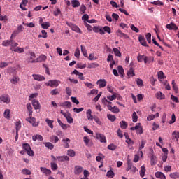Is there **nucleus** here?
Returning <instances> with one entry per match:
<instances>
[{"mask_svg":"<svg viewBox=\"0 0 179 179\" xmlns=\"http://www.w3.org/2000/svg\"><path fill=\"white\" fill-rule=\"evenodd\" d=\"M58 141H59V139L56 136H52L50 137V142H54V143H57V142H58Z\"/></svg>","mask_w":179,"mask_h":179,"instance_id":"obj_47","label":"nucleus"},{"mask_svg":"<svg viewBox=\"0 0 179 179\" xmlns=\"http://www.w3.org/2000/svg\"><path fill=\"white\" fill-rule=\"evenodd\" d=\"M20 128H22V122L20 121L16 122L15 123L16 132H19V131H20Z\"/></svg>","mask_w":179,"mask_h":179,"instance_id":"obj_35","label":"nucleus"},{"mask_svg":"<svg viewBox=\"0 0 179 179\" xmlns=\"http://www.w3.org/2000/svg\"><path fill=\"white\" fill-rule=\"evenodd\" d=\"M41 26L42 27V29H48V27H50V26H51V24H50V22H43L41 24Z\"/></svg>","mask_w":179,"mask_h":179,"instance_id":"obj_40","label":"nucleus"},{"mask_svg":"<svg viewBox=\"0 0 179 179\" xmlns=\"http://www.w3.org/2000/svg\"><path fill=\"white\" fill-rule=\"evenodd\" d=\"M117 34L121 38H129V36L127 34L123 33L121 30H117Z\"/></svg>","mask_w":179,"mask_h":179,"instance_id":"obj_18","label":"nucleus"},{"mask_svg":"<svg viewBox=\"0 0 179 179\" xmlns=\"http://www.w3.org/2000/svg\"><path fill=\"white\" fill-rule=\"evenodd\" d=\"M32 106L35 110H40L41 107L40 102L36 99L32 100Z\"/></svg>","mask_w":179,"mask_h":179,"instance_id":"obj_15","label":"nucleus"},{"mask_svg":"<svg viewBox=\"0 0 179 179\" xmlns=\"http://www.w3.org/2000/svg\"><path fill=\"white\" fill-rule=\"evenodd\" d=\"M139 155H141V157H143V152L142 151H139L138 154H136L134 155V163H138V162H139Z\"/></svg>","mask_w":179,"mask_h":179,"instance_id":"obj_22","label":"nucleus"},{"mask_svg":"<svg viewBox=\"0 0 179 179\" xmlns=\"http://www.w3.org/2000/svg\"><path fill=\"white\" fill-rule=\"evenodd\" d=\"M80 48H81V52L83 54L84 57L87 58L88 57V56H87V50H86V48L81 45H80Z\"/></svg>","mask_w":179,"mask_h":179,"instance_id":"obj_30","label":"nucleus"},{"mask_svg":"<svg viewBox=\"0 0 179 179\" xmlns=\"http://www.w3.org/2000/svg\"><path fill=\"white\" fill-rule=\"evenodd\" d=\"M10 43H12V40H7V41H4L3 43H2V45L3 47H8V45H9L10 44Z\"/></svg>","mask_w":179,"mask_h":179,"instance_id":"obj_60","label":"nucleus"},{"mask_svg":"<svg viewBox=\"0 0 179 179\" xmlns=\"http://www.w3.org/2000/svg\"><path fill=\"white\" fill-rule=\"evenodd\" d=\"M94 120L95 122H96V124H98V125H101V121L100 120V118H99V117L94 116Z\"/></svg>","mask_w":179,"mask_h":179,"instance_id":"obj_61","label":"nucleus"},{"mask_svg":"<svg viewBox=\"0 0 179 179\" xmlns=\"http://www.w3.org/2000/svg\"><path fill=\"white\" fill-rule=\"evenodd\" d=\"M67 155H68V156H70L71 157H74L75 151L73 150H68Z\"/></svg>","mask_w":179,"mask_h":179,"instance_id":"obj_53","label":"nucleus"},{"mask_svg":"<svg viewBox=\"0 0 179 179\" xmlns=\"http://www.w3.org/2000/svg\"><path fill=\"white\" fill-rule=\"evenodd\" d=\"M107 118L108 119L109 121H111L112 122H114V121L117 120V117H115V115H113L111 114H108Z\"/></svg>","mask_w":179,"mask_h":179,"instance_id":"obj_38","label":"nucleus"},{"mask_svg":"<svg viewBox=\"0 0 179 179\" xmlns=\"http://www.w3.org/2000/svg\"><path fill=\"white\" fill-rule=\"evenodd\" d=\"M4 118H6V120H9L10 118V110L6 109L4 111Z\"/></svg>","mask_w":179,"mask_h":179,"instance_id":"obj_31","label":"nucleus"},{"mask_svg":"<svg viewBox=\"0 0 179 179\" xmlns=\"http://www.w3.org/2000/svg\"><path fill=\"white\" fill-rule=\"evenodd\" d=\"M99 64L97 63H90L87 65V68L89 69H94V68H98Z\"/></svg>","mask_w":179,"mask_h":179,"instance_id":"obj_36","label":"nucleus"},{"mask_svg":"<svg viewBox=\"0 0 179 179\" xmlns=\"http://www.w3.org/2000/svg\"><path fill=\"white\" fill-rule=\"evenodd\" d=\"M158 78L159 79H164V73H163L162 71H159Z\"/></svg>","mask_w":179,"mask_h":179,"instance_id":"obj_64","label":"nucleus"},{"mask_svg":"<svg viewBox=\"0 0 179 179\" xmlns=\"http://www.w3.org/2000/svg\"><path fill=\"white\" fill-rule=\"evenodd\" d=\"M171 178L177 179L179 178V173L175 172L170 174Z\"/></svg>","mask_w":179,"mask_h":179,"instance_id":"obj_43","label":"nucleus"},{"mask_svg":"<svg viewBox=\"0 0 179 179\" xmlns=\"http://www.w3.org/2000/svg\"><path fill=\"white\" fill-rule=\"evenodd\" d=\"M74 56L76 58H79V57H80V50H79V48H76L75 53H74Z\"/></svg>","mask_w":179,"mask_h":179,"instance_id":"obj_59","label":"nucleus"},{"mask_svg":"<svg viewBox=\"0 0 179 179\" xmlns=\"http://www.w3.org/2000/svg\"><path fill=\"white\" fill-rule=\"evenodd\" d=\"M127 76H129V78L135 76V73H134V69H132V68L129 69V70L127 71Z\"/></svg>","mask_w":179,"mask_h":179,"instance_id":"obj_39","label":"nucleus"},{"mask_svg":"<svg viewBox=\"0 0 179 179\" xmlns=\"http://www.w3.org/2000/svg\"><path fill=\"white\" fill-rule=\"evenodd\" d=\"M113 52L115 55H116V57H121V52H120L118 48H113Z\"/></svg>","mask_w":179,"mask_h":179,"instance_id":"obj_50","label":"nucleus"},{"mask_svg":"<svg viewBox=\"0 0 179 179\" xmlns=\"http://www.w3.org/2000/svg\"><path fill=\"white\" fill-rule=\"evenodd\" d=\"M136 82L139 87H142V86H143V80H142V79L136 78Z\"/></svg>","mask_w":179,"mask_h":179,"instance_id":"obj_42","label":"nucleus"},{"mask_svg":"<svg viewBox=\"0 0 179 179\" xmlns=\"http://www.w3.org/2000/svg\"><path fill=\"white\" fill-rule=\"evenodd\" d=\"M62 142L64 143V148L68 149L69 148V142H71V140L69 138H64L62 140Z\"/></svg>","mask_w":179,"mask_h":179,"instance_id":"obj_34","label":"nucleus"},{"mask_svg":"<svg viewBox=\"0 0 179 179\" xmlns=\"http://www.w3.org/2000/svg\"><path fill=\"white\" fill-rule=\"evenodd\" d=\"M61 83V81L57 80H50L45 83V86H50V87H57Z\"/></svg>","mask_w":179,"mask_h":179,"instance_id":"obj_4","label":"nucleus"},{"mask_svg":"<svg viewBox=\"0 0 179 179\" xmlns=\"http://www.w3.org/2000/svg\"><path fill=\"white\" fill-rule=\"evenodd\" d=\"M108 149H109V150H115V149H117V146L114 144H110L108 146Z\"/></svg>","mask_w":179,"mask_h":179,"instance_id":"obj_63","label":"nucleus"},{"mask_svg":"<svg viewBox=\"0 0 179 179\" xmlns=\"http://www.w3.org/2000/svg\"><path fill=\"white\" fill-rule=\"evenodd\" d=\"M60 114H62L64 118H66L68 124H72L73 122V118H72V116L69 112H64V110H60Z\"/></svg>","mask_w":179,"mask_h":179,"instance_id":"obj_1","label":"nucleus"},{"mask_svg":"<svg viewBox=\"0 0 179 179\" xmlns=\"http://www.w3.org/2000/svg\"><path fill=\"white\" fill-rule=\"evenodd\" d=\"M96 85H98L100 88L106 87V86H107V81H106L105 79H99L96 82Z\"/></svg>","mask_w":179,"mask_h":179,"instance_id":"obj_9","label":"nucleus"},{"mask_svg":"<svg viewBox=\"0 0 179 179\" xmlns=\"http://www.w3.org/2000/svg\"><path fill=\"white\" fill-rule=\"evenodd\" d=\"M108 100H110V101H113V100H115L117 99V94L113 93L111 96H107Z\"/></svg>","mask_w":179,"mask_h":179,"instance_id":"obj_44","label":"nucleus"},{"mask_svg":"<svg viewBox=\"0 0 179 179\" xmlns=\"http://www.w3.org/2000/svg\"><path fill=\"white\" fill-rule=\"evenodd\" d=\"M22 174H25L26 176H30L31 174V171L27 169H24L22 171Z\"/></svg>","mask_w":179,"mask_h":179,"instance_id":"obj_49","label":"nucleus"},{"mask_svg":"<svg viewBox=\"0 0 179 179\" xmlns=\"http://www.w3.org/2000/svg\"><path fill=\"white\" fill-rule=\"evenodd\" d=\"M172 135L175 136V139H176L177 142H178V139H179V131H173L172 133Z\"/></svg>","mask_w":179,"mask_h":179,"instance_id":"obj_62","label":"nucleus"},{"mask_svg":"<svg viewBox=\"0 0 179 179\" xmlns=\"http://www.w3.org/2000/svg\"><path fill=\"white\" fill-rule=\"evenodd\" d=\"M96 138H98L101 143H106L107 142V139H106V136L101 134L100 133L96 134Z\"/></svg>","mask_w":179,"mask_h":179,"instance_id":"obj_7","label":"nucleus"},{"mask_svg":"<svg viewBox=\"0 0 179 179\" xmlns=\"http://www.w3.org/2000/svg\"><path fill=\"white\" fill-rule=\"evenodd\" d=\"M12 51H15V52H23L24 51V50L22 48H11Z\"/></svg>","mask_w":179,"mask_h":179,"instance_id":"obj_45","label":"nucleus"},{"mask_svg":"<svg viewBox=\"0 0 179 179\" xmlns=\"http://www.w3.org/2000/svg\"><path fill=\"white\" fill-rule=\"evenodd\" d=\"M132 120H133V122H138V115H136V112L133 113Z\"/></svg>","mask_w":179,"mask_h":179,"instance_id":"obj_51","label":"nucleus"},{"mask_svg":"<svg viewBox=\"0 0 179 179\" xmlns=\"http://www.w3.org/2000/svg\"><path fill=\"white\" fill-rule=\"evenodd\" d=\"M67 26L73 30V31H75L76 33H78L79 34H82V30H80V28L78 27L76 24H73L72 23L66 22Z\"/></svg>","mask_w":179,"mask_h":179,"instance_id":"obj_3","label":"nucleus"},{"mask_svg":"<svg viewBox=\"0 0 179 179\" xmlns=\"http://www.w3.org/2000/svg\"><path fill=\"white\" fill-rule=\"evenodd\" d=\"M107 177L109 178H114V172L113 171H108L106 174Z\"/></svg>","mask_w":179,"mask_h":179,"instance_id":"obj_55","label":"nucleus"},{"mask_svg":"<svg viewBox=\"0 0 179 179\" xmlns=\"http://www.w3.org/2000/svg\"><path fill=\"white\" fill-rule=\"evenodd\" d=\"M84 143L86 145V146H88L90 148V146H93V142L90 141V138L87 136L83 137Z\"/></svg>","mask_w":179,"mask_h":179,"instance_id":"obj_11","label":"nucleus"},{"mask_svg":"<svg viewBox=\"0 0 179 179\" xmlns=\"http://www.w3.org/2000/svg\"><path fill=\"white\" fill-rule=\"evenodd\" d=\"M37 96H38V94L37 93H34V94H31V95H29V100L30 101H33V99H36V97H37Z\"/></svg>","mask_w":179,"mask_h":179,"instance_id":"obj_57","label":"nucleus"},{"mask_svg":"<svg viewBox=\"0 0 179 179\" xmlns=\"http://www.w3.org/2000/svg\"><path fill=\"white\" fill-rule=\"evenodd\" d=\"M1 103H5L6 104H9L10 103V97L8 94H3L0 96Z\"/></svg>","mask_w":179,"mask_h":179,"instance_id":"obj_5","label":"nucleus"},{"mask_svg":"<svg viewBox=\"0 0 179 179\" xmlns=\"http://www.w3.org/2000/svg\"><path fill=\"white\" fill-rule=\"evenodd\" d=\"M157 164V159L155 156H152L151 157V166H155Z\"/></svg>","mask_w":179,"mask_h":179,"instance_id":"obj_52","label":"nucleus"},{"mask_svg":"<svg viewBox=\"0 0 179 179\" xmlns=\"http://www.w3.org/2000/svg\"><path fill=\"white\" fill-rule=\"evenodd\" d=\"M130 29L132 30V31H135V33H139V29L136 28L134 24H131L130 26Z\"/></svg>","mask_w":179,"mask_h":179,"instance_id":"obj_58","label":"nucleus"},{"mask_svg":"<svg viewBox=\"0 0 179 179\" xmlns=\"http://www.w3.org/2000/svg\"><path fill=\"white\" fill-rule=\"evenodd\" d=\"M46 59H47V56H45V55H41L38 58V62H44V61H46Z\"/></svg>","mask_w":179,"mask_h":179,"instance_id":"obj_37","label":"nucleus"},{"mask_svg":"<svg viewBox=\"0 0 179 179\" xmlns=\"http://www.w3.org/2000/svg\"><path fill=\"white\" fill-rule=\"evenodd\" d=\"M60 107H66V108H71L72 107V103L69 101L60 102L59 103Z\"/></svg>","mask_w":179,"mask_h":179,"instance_id":"obj_14","label":"nucleus"},{"mask_svg":"<svg viewBox=\"0 0 179 179\" xmlns=\"http://www.w3.org/2000/svg\"><path fill=\"white\" fill-rule=\"evenodd\" d=\"M155 177L157 178H160V179H166V175H164L162 172H156L155 173Z\"/></svg>","mask_w":179,"mask_h":179,"instance_id":"obj_26","label":"nucleus"},{"mask_svg":"<svg viewBox=\"0 0 179 179\" xmlns=\"http://www.w3.org/2000/svg\"><path fill=\"white\" fill-rule=\"evenodd\" d=\"M120 128H122V129H127V128L128 127V124H127V122L122 120L120 122Z\"/></svg>","mask_w":179,"mask_h":179,"instance_id":"obj_33","label":"nucleus"},{"mask_svg":"<svg viewBox=\"0 0 179 179\" xmlns=\"http://www.w3.org/2000/svg\"><path fill=\"white\" fill-rule=\"evenodd\" d=\"M45 122L48 124V127L52 129L54 128V121L50 120V119L47 118L45 119Z\"/></svg>","mask_w":179,"mask_h":179,"instance_id":"obj_29","label":"nucleus"},{"mask_svg":"<svg viewBox=\"0 0 179 179\" xmlns=\"http://www.w3.org/2000/svg\"><path fill=\"white\" fill-rule=\"evenodd\" d=\"M45 146L50 150L54 149V145L50 142L45 143Z\"/></svg>","mask_w":179,"mask_h":179,"instance_id":"obj_54","label":"nucleus"},{"mask_svg":"<svg viewBox=\"0 0 179 179\" xmlns=\"http://www.w3.org/2000/svg\"><path fill=\"white\" fill-rule=\"evenodd\" d=\"M87 114V118L89 121H93V120L94 119V117H93V115H92V110L91 109H88L86 112Z\"/></svg>","mask_w":179,"mask_h":179,"instance_id":"obj_19","label":"nucleus"},{"mask_svg":"<svg viewBox=\"0 0 179 179\" xmlns=\"http://www.w3.org/2000/svg\"><path fill=\"white\" fill-rule=\"evenodd\" d=\"M23 149L29 156H34V151L31 150V148H30V145L28 143L23 144L22 145Z\"/></svg>","mask_w":179,"mask_h":179,"instance_id":"obj_2","label":"nucleus"},{"mask_svg":"<svg viewBox=\"0 0 179 179\" xmlns=\"http://www.w3.org/2000/svg\"><path fill=\"white\" fill-rule=\"evenodd\" d=\"M27 109L29 111V117H33V107L31 103L27 104Z\"/></svg>","mask_w":179,"mask_h":179,"instance_id":"obj_23","label":"nucleus"},{"mask_svg":"<svg viewBox=\"0 0 179 179\" xmlns=\"http://www.w3.org/2000/svg\"><path fill=\"white\" fill-rule=\"evenodd\" d=\"M117 70H118V72H119L121 78H124V68H122V66H118Z\"/></svg>","mask_w":179,"mask_h":179,"instance_id":"obj_32","label":"nucleus"},{"mask_svg":"<svg viewBox=\"0 0 179 179\" xmlns=\"http://www.w3.org/2000/svg\"><path fill=\"white\" fill-rule=\"evenodd\" d=\"M108 110H109V111H111V113H113L114 114H118V113H120V108H118V107L117 106H111V105L110 106H108Z\"/></svg>","mask_w":179,"mask_h":179,"instance_id":"obj_16","label":"nucleus"},{"mask_svg":"<svg viewBox=\"0 0 179 179\" xmlns=\"http://www.w3.org/2000/svg\"><path fill=\"white\" fill-rule=\"evenodd\" d=\"M32 77L34 80H38V82H43V80H45V78L40 74H33Z\"/></svg>","mask_w":179,"mask_h":179,"instance_id":"obj_8","label":"nucleus"},{"mask_svg":"<svg viewBox=\"0 0 179 179\" xmlns=\"http://www.w3.org/2000/svg\"><path fill=\"white\" fill-rule=\"evenodd\" d=\"M71 6L73 8H78V6H80V3L78 0H72Z\"/></svg>","mask_w":179,"mask_h":179,"instance_id":"obj_28","label":"nucleus"},{"mask_svg":"<svg viewBox=\"0 0 179 179\" xmlns=\"http://www.w3.org/2000/svg\"><path fill=\"white\" fill-rule=\"evenodd\" d=\"M77 67L79 68V69H85V68H86V64L79 62L77 64Z\"/></svg>","mask_w":179,"mask_h":179,"instance_id":"obj_56","label":"nucleus"},{"mask_svg":"<svg viewBox=\"0 0 179 179\" xmlns=\"http://www.w3.org/2000/svg\"><path fill=\"white\" fill-rule=\"evenodd\" d=\"M155 97L157 100H164V99H166V96L160 91L155 94Z\"/></svg>","mask_w":179,"mask_h":179,"instance_id":"obj_17","label":"nucleus"},{"mask_svg":"<svg viewBox=\"0 0 179 179\" xmlns=\"http://www.w3.org/2000/svg\"><path fill=\"white\" fill-rule=\"evenodd\" d=\"M83 171V168L80 166H76L74 168V173L75 174H80Z\"/></svg>","mask_w":179,"mask_h":179,"instance_id":"obj_21","label":"nucleus"},{"mask_svg":"<svg viewBox=\"0 0 179 179\" xmlns=\"http://www.w3.org/2000/svg\"><path fill=\"white\" fill-rule=\"evenodd\" d=\"M50 166L52 170H58V165L55 162H51Z\"/></svg>","mask_w":179,"mask_h":179,"instance_id":"obj_48","label":"nucleus"},{"mask_svg":"<svg viewBox=\"0 0 179 179\" xmlns=\"http://www.w3.org/2000/svg\"><path fill=\"white\" fill-rule=\"evenodd\" d=\"M166 29H168V30H178V27L173 22H171L170 24H166Z\"/></svg>","mask_w":179,"mask_h":179,"instance_id":"obj_10","label":"nucleus"},{"mask_svg":"<svg viewBox=\"0 0 179 179\" xmlns=\"http://www.w3.org/2000/svg\"><path fill=\"white\" fill-rule=\"evenodd\" d=\"M32 140L36 142V141H43V136L40 134H36L32 136Z\"/></svg>","mask_w":179,"mask_h":179,"instance_id":"obj_27","label":"nucleus"},{"mask_svg":"<svg viewBox=\"0 0 179 179\" xmlns=\"http://www.w3.org/2000/svg\"><path fill=\"white\" fill-rule=\"evenodd\" d=\"M40 169L42 173H43V174H45V176H51L52 172L50 169L44 167H41Z\"/></svg>","mask_w":179,"mask_h":179,"instance_id":"obj_20","label":"nucleus"},{"mask_svg":"<svg viewBox=\"0 0 179 179\" xmlns=\"http://www.w3.org/2000/svg\"><path fill=\"white\" fill-rule=\"evenodd\" d=\"M145 173H146V168L145 167V166H141V170H140V177H141V178H143V177H145Z\"/></svg>","mask_w":179,"mask_h":179,"instance_id":"obj_25","label":"nucleus"},{"mask_svg":"<svg viewBox=\"0 0 179 179\" xmlns=\"http://www.w3.org/2000/svg\"><path fill=\"white\" fill-rule=\"evenodd\" d=\"M57 161L60 162H69V157L66 156V155H64V156H57Z\"/></svg>","mask_w":179,"mask_h":179,"instance_id":"obj_13","label":"nucleus"},{"mask_svg":"<svg viewBox=\"0 0 179 179\" xmlns=\"http://www.w3.org/2000/svg\"><path fill=\"white\" fill-rule=\"evenodd\" d=\"M26 121L31 124L32 127H38V122H36V118L33 117V116H29V117L26 119Z\"/></svg>","mask_w":179,"mask_h":179,"instance_id":"obj_6","label":"nucleus"},{"mask_svg":"<svg viewBox=\"0 0 179 179\" xmlns=\"http://www.w3.org/2000/svg\"><path fill=\"white\" fill-rule=\"evenodd\" d=\"M101 102L102 104H103V106H106L108 108L111 106V101L107 100V98L102 99Z\"/></svg>","mask_w":179,"mask_h":179,"instance_id":"obj_24","label":"nucleus"},{"mask_svg":"<svg viewBox=\"0 0 179 179\" xmlns=\"http://www.w3.org/2000/svg\"><path fill=\"white\" fill-rule=\"evenodd\" d=\"M17 82H19V77H17V76L13 77L12 79L10 80V83H12V85H16Z\"/></svg>","mask_w":179,"mask_h":179,"instance_id":"obj_41","label":"nucleus"},{"mask_svg":"<svg viewBox=\"0 0 179 179\" xmlns=\"http://www.w3.org/2000/svg\"><path fill=\"white\" fill-rule=\"evenodd\" d=\"M138 41L143 47H149L146 43V41L145 40V37H143L142 35L138 36Z\"/></svg>","mask_w":179,"mask_h":179,"instance_id":"obj_12","label":"nucleus"},{"mask_svg":"<svg viewBox=\"0 0 179 179\" xmlns=\"http://www.w3.org/2000/svg\"><path fill=\"white\" fill-rule=\"evenodd\" d=\"M145 37H146L148 43H149V44H150V43H152V34L148 33L145 35Z\"/></svg>","mask_w":179,"mask_h":179,"instance_id":"obj_46","label":"nucleus"}]
</instances>
